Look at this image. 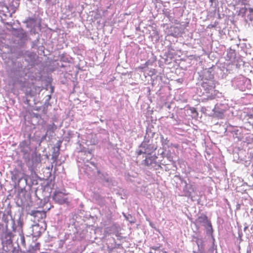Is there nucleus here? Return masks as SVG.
Returning <instances> with one entry per match:
<instances>
[{
  "instance_id": "nucleus-1",
  "label": "nucleus",
  "mask_w": 253,
  "mask_h": 253,
  "mask_svg": "<svg viewBox=\"0 0 253 253\" xmlns=\"http://www.w3.org/2000/svg\"><path fill=\"white\" fill-rule=\"evenodd\" d=\"M215 82L211 78L205 79L203 82L202 87L207 94V97L209 99H213L215 98L218 94V91L215 89Z\"/></svg>"
},
{
  "instance_id": "nucleus-2",
  "label": "nucleus",
  "mask_w": 253,
  "mask_h": 253,
  "mask_svg": "<svg viewBox=\"0 0 253 253\" xmlns=\"http://www.w3.org/2000/svg\"><path fill=\"white\" fill-rule=\"evenodd\" d=\"M67 195L65 190L63 191L56 190L53 194V199L56 203L63 204L67 202L68 199L66 197Z\"/></svg>"
},
{
  "instance_id": "nucleus-3",
  "label": "nucleus",
  "mask_w": 253,
  "mask_h": 253,
  "mask_svg": "<svg viewBox=\"0 0 253 253\" xmlns=\"http://www.w3.org/2000/svg\"><path fill=\"white\" fill-rule=\"evenodd\" d=\"M12 234L11 232H7L5 233L4 238L5 241H2V249L4 251L7 252L9 251L8 246L11 247L12 244Z\"/></svg>"
},
{
  "instance_id": "nucleus-4",
  "label": "nucleus",
  "mask_w": 253,
  "mask_h": 253,
  "mask_svg": "<svg viewBox=\"0 0 253 253\" xmlns=\"http://www.w3.org/2000/svg\"><path fill=\"white\" fill-rule=\"evenodd\" d=\"M196 222L205 226H211V222L209 220L208 217L204 214H201L196 219Z\"/></svg>"
},
{
  "instance_id": "nucleus-5",
  "label": "nucleus",
  "mask_w": 253,
  "mask_h": 253,
  "mask_svg": "<svg viewBox=\"0 0 253 253\" xmlns=\"http://www.w3.org/2000/svg\"><path fill=\"white\" fill-rule=\"evenodd\" d=\"M30 214L34 216L35 218V219H37L38 221L45 218L46 216L45 211L35 210L32 211L30 213Z\"/></svg>"
},
{
  "instance_id": "nucleus-6",
  "label": "nucleus",
  "mask_w": 253,
  "mask_h": 253,
  "mask_svg": "<svg viewBox=\"0 0 253 253\" xmlns=\"http://www.w3.org/2000/svg\"><path fill=\"white\" fill-rule=\"evenodd\" d=\"M157 157L155 156H150L145 158L144 160V164L145 166H149L156 163Z\"/></svg>"
},
{
  "instance_id": "nucleus-7",
  "label": "nucleus",
  "mask_w": 253,
  "mask_h": 253,
  "mask_svg": "<svg viewBox=\"0 0 253 253\" xmlns=\"http://www.w3.org/2000/svg\"><path fill=\"white\" fill-rule=\"evenodd\" d=\"M56 129H57V126L54 123H52L51 125H48L47 127L46 132L45 135L43 136V137L45 138L46 136L48 134H51V133H53Z\"/></svg>"
},
{
  "instance_id": "nucleus-8",
  "label": "nucleus",
  "mask_w": 253,
  "mask_h": 253,
  "mask_svg": "<svg viewBox=\"0 0 253 253\" xmlns=\"http://www.w3.org/2000/svg\"><path fill=\"white\" fill-rule=\"evenodd\" d=\"M33 236H40L42 234V231L40 230V226L38 224H35L33 226Z\"/></svg>"
},
{
  "instance_id": "nucleus-9",
  "label": "nucleus",
  "mask_w": 253,
  "mask_h": 253,
  "mask_svg": "<svg viewBox=\"0 0 253 253\" xmlns=\"http://www.w3.org/2000/svg\"><path fill=\"white\" fill-rule=\"evenodd\" d=\"M60 145H58L57 150H56L55 148H54V151L52 154V159L54 161H56L58 158V156L60 154Z\"/></svg>"
},
{
  "instance_id": "nucleus-10",
  "label": "nucleus",
  "mask_w": 253,
  "mask_h": 253,
  "mask_svg": "<svg viewBox=\"0 0 253 253\" xmlns=\"http://www.w3.org/2000/svg\"><path fill=\"white\" fill-rule=\"evenodd\" d=\"M148 147V145H146L145 144H143V146H142V147L145 148L144 149V151H143L142 150H140L139 151H138L137 155H141V154H142L143 153H148L149 154L150 152H149V151H148L147 150Z\"/></svg>"
},
{
  "instance_id": "nucleus-11",
  "label": "nucleus",
  "mask_w": 253,
  "mask_h": 253,
  "mask_svg": "<svg viewBox=\"0 0 253 253\" xmlns=\"http://www.w3.org/2000/svg\"><path fill=\"white\" fill-rule=\"evenodd\" d=\"M248 9L246 7H242L240 8L239 10V14L242 15V16H244L247 11Z\"/></svg>"
},
{
  "instance_id": "nucleus-12",
  "label": "nucleus",
  "mask_w": 253,
  "mask_h": 253,
  "mask_svg": "<svg viewBox=\"0 0 253 253\" xmlns=\"http://www.w3.org/2000/svg\"><path fill=\"white\" fill-rule=\"evenodd\" d=\"M21 179V178H19L17 177L16 174H13L11 176V180L15 182L16 181H18V182H19Z\"/></svg>"
},
{
  "instance_id": "nucleus-13",
  "label": "nucleus",
  "mask_w": 253,
  "mask_h": 253,
  "mask_svg": "<svg viewBox=\"0 0 253 253\" xmlns=\"http://www.w3.org/2000/svg\"><path fill=\"white\" fill-rule=\"evenodd\" d=\"M216 23H214V24H209L207 28H209V29H211V28H214L216 26Z\"/></svg>"
},
{
  "instance_id": "nucleus-14",
  "label": "nucleus",
  "mask_w": 253,
  "mask_h": 253,
  "mask_svg": "<svg viewBox=\"0 0 253 253\" xmlns=\"http://www.w3.org/2000/svg\"><path fill=\"white\" fill-rule=\"evenodd\" d=\"M246 1L247 0H239V2H240L242 4L244 5L247 4Z\"/></svg>"
},
{
  "instance_id": "nucleus-15",
  "label": "nucleus",
  "mask_w": 253,
  "mask_h": 253,
  "mask_svg": "<svg viewBox=\"0 0 253 253\" xmlns=\"http://www.w3.org/2000/svg\"><path fill=\"white\" fill-rule=\"evenodd\" d=\"M21 240L22 244L25 245V241L24 236L23 235H22L21 236Z\"/></svg>"
},
{
  "instance_id": "nucleus-16",
  "label": "nucleus",
  "mask_w": 253,
  "mask_h": 253,
  "mask_svg": "<svg viewBox=\"0 0 253 253\" xmlns=\"http://www.w3.org/2000/svg\"><path fill=\"white\" fill-rule=\"evenodd\" d=\"M249 11L251 14H252L253 15V8H249Z\"/></svg>"
},
{
  "instance_id": "nucleus-17",
  "label": "nucleus",
  "mask_w": 253,
  "mask_h": 253,
  "mask_svg": "<svg viewBox=\"0 0 253 253\" xmlns=\"http://www.w3.org/2000/svg\"><path fill=\"white\" fill-rule=\"evenodd\" d=\"M194 253H206L204 251L199 250V252L197 253L194 252Z\"/></svg>"
},
{
  "instance_id": "nucleus-18",
  "label": "nucleus",
  "mask_w": 253,
  "mask_h": 253,
  "mask_svg": "<svg viewBox=\"0 0 253 253\" xmlns=\"http://www.w3.org/2000/svg\"><path fill=\"white\" fill-rule=\"evenodd\" d=\"M36 248H37L39 250H40V243H38L36 244V246H35Z\"/></svg>"
},
{
  "instance_id": "nucleus-19",
  "label": "nucleus",
  "mask_w": 253,
  "mask_h": 253,
  "mask_svg": "<svg viewBox=\"0 0 253 253\" xmlns=\"http://www.w3.org/2000/svg\"><path fill=\"white\" fill-rule=\"evenodd\" d=\"M144 68L142 66H139V67H138L136 69H140V70H143Z\"/></svg>"
},
{
  "instance_id": "nucleus-20",
  "label": "nucleus",
  "mask_w": 253,
  "mask_h": 253,
  "mask_svg": "<svg viewBox=\"0 0 253 253\" xmlns=\"http://www.w3.org/2000/svg\"><path fill=\"white\" fill-rule=\"evenodd\" d=\"M174 147H175V148H178V145H174Z\"/></svg>"
},
{
  "instance_id": "nucleus-21",
  "label": "nucleus",
  "mask_w": 253,
  "mask_h": 253,
  "mask_svg": "<svg viewBox=\"0 0 253 253\" xmlns=\"http://www.w3.org/2000/svg\"><path fill=\"white\" fill-rule=\"evenodd\" d=\"M211 77H211V78H210V79H211H211H213V75H211Z\"/></svg>"
},
{
  "instance_id": "nucleus-22",
  "label": "nucleus",
  "mask_w": 253,
  "mask_h": 253,
  "mask_svg": "<svg viewBox=\"0 0 253 253\" xmlns=\"http://www.w3.org/2000/svg\"><path fill=\"white\" fill-rule=\"evenodd\" d=\"M91 164H92L93 166L95 165V164L94 163H91Z\"/></svg>"
}]
</instances>
